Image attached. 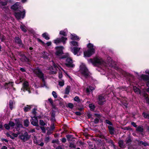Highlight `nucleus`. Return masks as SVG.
I'll return each mask as SVG.
<instances>
[{
	"label": "nucleus",
	"mask_w": 149,
	"mask_h": 149,
	"mask_svg": "<svg viewBox=\"0 0 149 149\" xmlns=\"http://www.w3.org/2000/svg\"><path fill=\"white\" fill-rule=\"evenodd\" d=\"M143 115L144 117L145 118H148L149 119V114H147L145 113H143Z\"/></svg>",
	"instance_id": "4c0bfd02"
},
{
	"label": "nucleus",
	"mask_w": 149,
	"mask_h": 149,
	"mask_svg": "<svg viewBox=\"0 0 149 149\" xmlns=\"http://www.w3.org/2000/svg\"><path fill=\"white\" fill-rule=\"evenodd\" d=\"M88 49L87 51L84 52L85 57H89L94 54L95 52V47L93 44L89 43L87 46Z\"/></svg>",
	"instance_id": "f03ea898"
},
{
	"label": "nucleus",
	"mask_w": 149,
	"mask_h": 149,
	"mask_svg": "<svg viewBox=\"0 0 149 149\" xmlns=\"http://www.w3.org/2000/svg\"><path fill=\"white\" fill-rule=\"evenodd\" d=\"M68 106L70 108H72L73 107V104L71 103H69L68 104Z\"/></svg>",
	"instance_id": "a19ab883"
},
{
	"label": "nucleus",
	"mask_w": 149,
	"mask_h": 149,
	"mask_svg": "<svg viewBox=\"0 0 149 149\" xmlns=\"http://www.w3.org/2000/svg\"><path fill=\"white\" fill-rule=\"evenodd\" d=\"M64 81L63 80L60 81L59 82V85L61 86H62L64 85Z\"/></svg>",
	"instance_id": "e433bc0d"
},
{
	"label": "nucleus",
	"mask_w": 149,
	"mask_h": 149,
	"mask_svg": "<svg viewBox=\"0 0 149 149\" xmlns=\"http://www.w3.org/2000/svg\"><path fill=\"white\" fill-rule=\"evenodd\" d=\"M30 137V136L28 135L26 132H25L24 134H22L20 136V138L24 142L28 140Z\"/></svg>",
	"instance_id": "1a4fd4ad"
},
{
	"label": "nucleus",
	"mask_w": 149,
	"mask_h": 149,
	"mask_svg": "<svg viewBox=\"0 0 149 149\" xmlns=\"http://www.w3.org/2000/svg\"><path fill=\"white\" fill-rule=\"evenodd\" d=\"M49 140V136L46 137L45 138V141L47 142H48Z\"/></svg>",
	"instance_id": "603ef678"
},
{
	"label": "nucleus",
	"mask_w": 149,
	"mask_h": 149,
	"mask_svg": "<svg viewBox=\"0 0 149 149\" xmlns=\"http://www.w3.org/2000/svg\"><path fill=\"white\" fill-rule=\"evenodd\" d=\"M5 39V37L4 36H3L1 38V41H3L4 39Z\"/></svg>",
	"instance_id": "69168bd1"
},
{
	"label": "nucleus",
	"mask_w": 149,
	"mask_h": 149,
	"mask_svg": "<svg viewBox=\"0 0 149 149\" xmlns=\"http://www.w3.org/2000/svg\"><path fill=\"white\" fill-rule=\"evenodd\" d=\"M119 146L121 148H123L124 146L123 145V141L122 140H120L118 142Z\"/></svg>",
	"instance_id": "393cba45"
},
{
	"label": "nucleus",
	"mask_w": 149,
	"mask_h": 149,
	"mask_svg": "<svg viewBox=\"0 0 149 149\" xmlns=\"http://www.w3.org/2000/svg\"><path fill=\"white\" fill-rule=\"evenodd\" d=\"M24 125L26 127H28L29 123V120L28 119H26L24 121Z\"/></svg>",
	"instance_id": "c85d7f7f"
},
{
	"label": "nucleus",
	"mask_w": 149,
	"mask_h": 149,
	"mask_svg": "<svg viewBox=\"0 0 149 149\" xmlns=\"http://www.w3.org/2000/svg\"><path fill=\"white\" fill-rule=\"evenodd\" d=\"M70 89V87L69 86H68L66 88L65 90V94H69Z\"/></svg>",
	"instance_id": "b1692460"
},
{
	"label": "nucleus",
	"mask_w": 149,
	"mask_h": 149,
	"mask_svg": "<svg viewBox=\"0 0 149 149\" xmlns=\"http://www.w3.org/2000/svg\"><path fill=\"white\" fill-rule=\"evenodd\" d=\"M94 89V87H91V86H89L88 87L86 88V92L87 93H89L91 91H92Z\"/></svg>",
	"instance_id": "bb28decb"
},
{
	"label": "nucleus",
	"mask_w": 149,
	"mask_h": 149,
	"mask_svg": "<svg viewBox=\"0 0 149 149\" xmlns=\"http://www.w3.org/2000/svg\"><path fill=\"white\" fill-rule=\"evenodd\" d=\"M33 72L36 76H37L42 79V81H44V79L43 74L39 69L38 68L36 69L33 70Z\"/></svg>",
	"instance_id": "423d86ee"
},
{
	"label": "nucleus",
	"mask_w": 149,
	"mask_h": 149,
	"mask_svg": "<svg viewBox=\"0 0 149 149\" xmlns=\"http://www.w3.org/2000/svg\"><path fill=\"white\" fill-rule=\"evenodd\" d=\"M15 124L14 122L12 121H10L8 124H6L4 125V127L7 130H9L11 128H13V127L15 126Z\"/></svg>",
	"instance_id": "4468645a"
},
{
	"label": "nucleus",
	"mask_w": 149,
	"mask_h": 149,
	"mask_svg": "<svg viewBox=\"0 0 149 149\" xmlns=\"http://www.w3.org/2000/svg\"><path fill=\"white\" fill-rule=\"evenodd\" d=\"M18 134H19V133H13L12 134V135L14 137H16L17 136Z\"/></svg>",
	"instance_id": "8fccbe9b"
},
{
	"label": "nucleus",
	"mask_w": 149,
	"mask_h": 149,
	"mask_svg": "<svg viewBox=\"0 0 149 149\" xmlns=\"http://www.w3.org/2000/svg\"><path fill=\"white\" fill-rule=\"evenodd\" d=\"M79 72L82 74L85 77H86L89 75V72L85 65L81 63L80 66Z\"/></svg>",
	"instance_id": "20e7f679"
},
{
	"label": "nucleus",
	"mask_w": 149,
	"mask_h": 149,
	"mask_svg": "<svg viewBox=\"0 0 149 149\" xmlns=\"http://www.w3.org/2000/svg\"><path fill=\"white\" fill-rule=\"evenodd\" d=\"M32 107V105H26L24 108V111L25 112L29 111Z\"/></svg>",
	"instance_id": "412c9836"
},
{
	"label": "nucleus",
	"mask_w": 149,
	"mask_h": 149,
	"mask_svg": "<svg viewBox=\"0 0 149 149\" xmlns=\"http://www.w3.org/2000/svg\"><path fill=\"white\" fill-rule=\"evenodd\" d=\"M71 136L69 135H67L66 136V137L68 139H69V138L71 137Z\"/></svg>",
	"instance_id": "e2e57ef3"
},
{
	"label": "nucleus",
	"mask_w": 149,
	"mask_h": 149,
	"mask_svg": "<svg viewBox=\"0 0 149 149\" xmlns=\"http://www.w3.org/2000/svg\"><path fill=\"white\" fill-rule=\"evenodd\" d=\"M89 63H92L95 65H99L101 68H104L107 66V64L100 57H97L93 59H90L88 60Z\"/></svg>",
	"instance_id": "f257e3e1"
},
{
	"label": "nucleus",
	"mask_w": 149,
	"mask_h": 149,
	"mask_svg": "<svg viewBox=\"0 0 149 149\" xmlns=\"http://www.w3.org/2000/svg\"><path fill=\"white\" fill-rule=\"evenodd\" d=\"M53 67L50 68L49 69L51 70L52 73L54 74L56 73V71L58 69H59V68L55 64H53Z\"/></svg>",
	"instance_id": "2eb2a0df"
},
{
	"label": "nucleus",
	"mask_w": 149,
	"mask_h": 149,
	"mask_svg": "<svg viewBox=\"0 0 149 149\" xmlns=\"http://www.w3.org/2000/svg\"><path fill=\"white\" fill-rule=\"evenodd\" d=\"M13 102L12 100H10L9 102V105L10 108L11 109H12L13 108Z\"/></svg>",
	"instance_id": "72a5a7b5"
},
{
	"label": "nucleus",
	"mask_w": 149,
	"mask_h": 149,
	"mask_svg": "<svg viewBox=\"0 0 149 149\" xmlns=\"http://www.w3.org/2000/svg\"><path fill=\"white\" fill-rule=\"evenodd\" d=\"M16 122V125L17 126V128L21 127H22V124L19 122V120L18 119L15 120Z\"/></svg>",
	"instance_id": "aec40b11"
},
{
	"label": "nucleus",
	"mask_w": 149,
	"mask_h": 149,
	"mask_svg": "<svg viewBox=\"0 0 149 149\" xmlns=\"http://www.w3.org/2000/svg\"><path fill=\"white\" fill-rule=\"evenodd\" d=\"M52 95L55 98H56L57 97V95L56 93L54 91H53L52 92Z\"/></svg>",
	"instance_id": "c9c22d12"
},
{
	"label": "nucleus",
	"mask_w": 149,
	"mask_h": 149,
	"mask_svg": "<svg viewBox=\"0 0 149 149\" xmlns=\"http://www.w3.org/2000/svg\"><path fill=\"white\" fill-rule=\"evenodd\" d=\"M65 65L67 66L70 68H73L74 66V65L73 63L72 60L70 58H68L67 59Z\"/></svg>",
	"instance_id": "9b49d317"
},
{
	"label": "nucleus",
	"mask_w": 149,
	"mask_h": 149,
	"mask_svg": "<svg viewBox=\"0 0 149 149\" xmlns=\"http://www.w3.org/2000/svg\"><path fill=\"white\" fill-rule=\"evenodd\" d=\"M106 123L110 125H112L111 123L108 120H106Z\"/></svg>",
	"instance_id": "09e8293b"
},
{
	"label": "nucleus",
	"mask_w": 149,
	"mask_h": 149,
	"mask_svg": "<svg viewBox=\"0 0 149 149\" xmlns=\"http://www.w3.org/2000/svg\"><path fill=\"white\" fill-rule=\"evenodd\" d=\"M69 56V55L68 53H66L63 56V57L62 58H64L67 57H68Z\"/></svg>",
	"instance_id": "79ce46f5"
},
{
	"label": "nucleus",
	"mask_w": 149,
	"mask_h": 149,
	"mask_svg": "<svg viewBox=\"0 0 149 149\" xmlns=\"http://www.w3.org/2000/svg\"><path fill=\"white\" fill-rule=\"evenodd\" d=\"M69 147L71 148H74L76 147V146L74 143H70Z\"/></svg>",
	"instance_id": "7c9ffc66"
},
{
	"label": "nucleus",
	"mask_w": 149,
	"mask_h": 149,
	"mask_svg": "<svg viewBox=\"0 0 149 149\" xmlns=\"http://www.w3.org/2000/svg\"><path fill=\"white\" fill-rule=\"evenodd\" d=\"M61 140L62 142L65 143L66 141V139L65 138H63L61 139Z\"/></svg>",
	"instance_id": "3c124183"
},
{
	"label": "nucleus",
	"mask_w": 149,
	"mask_h": 149,
	"mask_svg": "<svg viewBox=\"0 0 149 149\" xmlns=\"http://www.w3.org/2000/svg\"><path fill=\"white\" fill-rule=\"evenodd\" d=\"M22 61H24L25 62H28L29 61V60L26 57L24 56H22Z\"/></svg>",
	"instance_id": "c756f323"
},
{
	"label": "nucleus",
	"mask_w": 149,
	"mask_h": 149,
	"mask_svg": "<svg viewBox=\"0 0 149 149\" xmlns=\"http://www.w3.org/2000/svg\"><path fill=\"white\" fill-rule=\"evenodd\" d=\"M89 107L90 108L91 110H93L94 109L95 106L94 104H89Z\"/></svg>",
	"instance_id": "f704fd0d"
},
{
	"label": "nucleus",
	"mask_w": 149,
	"mask_h": 149,
	"mask_svg": "<svg viewBox=\"0 0 149 149\" xmlns=\"http://www.w3.org/2000/svg\"><path fill=\"white\" fill-rule=\"evenodd\" d=\"M67 38L66 37H62L61 38H57L56 40H54V42L56 45L62 42L64 44L65 43V41L67 40Z\"/></svg>",
	"instance_id": "9d476101"
},
{
	"label": "nucleus",
	"mask_w": 149,
	"mask_h": 149,
	"mask_svg": "<svg viewBox=\"0 0 149 149\" xmlns=\"http://www.w3.org/2000/svg\"><path fill=\"white\" fill-rule=\"evenodd\" d=\"M40 128L42 131V132L43 133H45V128L43 127H40Z\"/></svg>",
	"instance_id": "c03bdc74"
},
{
	"label": "nucleus",
	"mask_w": 149,
	"mask_h": 149,
	"mask_svg": "<svg viewBox=\"0 0 149 149\" xmlns=\"http://www.w3.org/2000/svg\"><path fill=\"white\" fill-rule=\"evenodd\" d=\"M67 30H65V31H61L60 32V34L63 35L64 36H65L67 35Z\"/></svg>",
	"instance_id": "a878e982"
},
{
	"label": "nucleus",
	"mask_w": 149,
	"mask_h": 149,
	"mask_svg": "<svg viewBox=\"0 0 149 149\" xmlns=\"http://www.w3.org/2000/svg\"><path fill=\"white\" fill-rule=\"evenodd\" d=\"M98 100V103L100 105L103 104L104 102L105 101L104 97L103 96L100 95L99 96Z\"/></svg>",
	"instance_id": "dca6fc26"
},
{
	"label": "nucleus",
	"mask_w": 149,
	"mask_h": 149,
	"mask_svg": "<svg viewBox=\"0 0 149 149\" xmlns=\"http://www.w3.org/2000/svg\"><path fill=\"white\" fill-rule=\"evenodd\" d=\"M132 125L134 127H136V123L134 122H132Z\"/></svg>",
	"instance_id": "4d7b16f0"
},
{
	"label": "nucleus",
	"mask_w": 149,
	"mask_h": 149,
	"mask_svg": "<svg viewBox=\"0 0 149 149\" xmlns=\"http://www.w3.org/2000/svg\"><path fill=\"white\" fill-rule=\"evenodd\" d=\"M15 40L16 42L19 45V46L21 47L23 46L22 41L19 37H16L15 38Z\"/></svg>",
	"instance_id": "6ab92c4d"
},
{
	"label": "nucleus",
	"mask_w": 149,
	"mask_h": 149,
	"mask_svg": "<svg viewBox=\"0 0 149 149\" xmlns=\"http://www.w3.org/2000/svg\"><path fill=\"white\" fill-rule=\"evenodd\" d=\"M25 11L23 9L22 12H16L15 13V16L16 18L18 19L21 18L23 19L25 17Z\"/></svg>",
	"instance_id": "39448f33"
},
{
	"label": "nucleus",
	"mask_w": 149,
	"mask_h": 149,
	"mask_svg": "<svg viewBox=\"0 0 149 149\" xmlns=\"http://www.w3.org/2000/svg\"><path fill=\"white\" fill-rule=\"evenodd\" d=\"M126 141L127 143H128L129 142H130L131 141V139H130V137H129L127 138V139Z\"/></svg>",
	"instance_id": "37998d69"
},
{
	"label": "nucleus",
	"mask_w": 149,
	"mask_h": 149,
	"mask_svg": "<svg viewBox=\"0 0 149 149\" xmlns=\"http://www.w3.org/2000/svg\"><path fill=\"white\" fill-rule=\"evenodd\" d=\"M51 117H53V118H54V117H55V115H54V114L52 113V116H51Z\"/></svg>",
	"instance_id": "774afa93"
},
{
	"label": "nucleus",
	"mask_w": 149,
	"mask_h": 149,
	"mask_svg": "<svg viewBox=\"0 0 149 149\" xmlns=\"http://www.w3.org/2000/svg\"><path fill=\"white\" fill-rule=\"evenodd\" d=\"M75 113L77 115H79L81 114V113L80 112H76Z\"/></svg>",
	"instance_id": "680f3d73"
},
{
	"label": "nucleus",
	"mask_w": 149,
	"mask_h": 149,
	"mask_svg": "<svg viewBox=\"0 0 149 149\" xmlns=\"http://www.w3.org/2000/svg\"><path fill=\"white\" fill-rule=\"evenodd\" d=\"M19 3L18 2H16L11 6V8L14 10H16L19 8V7H20V6H19Z\"/></svg>",
	"instance_id": "a211bd4d"
},
{
	"label": "nucleus",
	"mask_w": 149,
	"mask_h": 149,
	"mask_svg": "<svg viewBox=\"0 0 149 149\" xmlns=\"http://www.w3.org/2000/svg\"><path fill=\"white\" fill-rule=\"evenodd\" d=\"M62 77V72H59V74H58V77L59 78H61Z\"/></svg>",
	"instance_id": "a18cd8bd"
},
{
	"label": "nucleus",
	"mask_w": 149,
	"mask_h": 149,
	"mask_svg": "<svg viewBox=\"0 0 149 149\" xmlns=\"http://www.w3.org/2000/svg\"><path fill=\"white\" fill-rule=\"evenodd\" d=\"M42 36L46 40H48L49 39V35L47 33H45L42 34Z\"/></svg>",
	"instance_id": "4be33fe9"
},
{
	"label": "nucleus",
	"mask_w": 149,
	"mask_h": 149,
	"mask_svg": "<svg viewBox=\"0 0 149 149\" xmlns=\"http://www.w3.org/2000/svg\"><path fill=\"white\" fill-rule=\"evenodd\" d=\"M70 45L71 46H74V47H71L70 48L71 51L75 55L77 54L81 49V48L77 47L78 46L79 44L77 42L72 41L70 42Z\"/></svg>",
	"instance_id": "7ed1b4c3"
},
{
	"label": "nucleus",
	"mask_w": 149,
	"mask_h": 149,
	"mask_svg": "<svg viewBox=\"0 0 149 149\" xmlns=\"http://www.w3.org/2000/svg\"><path fill=\"white\" fill-rule=\"evenodd\" d=\"M1 141H5L6 142H8V141L6 139H3V138H1Z\"/></svg>",
	"instance_id": "6e6d98bb"
},
{
	"label": "nucleus",
	"mask_w": 149,
	"mask_h": 149,
	"mask_svg": "<svg viewBox=\"0 0 149 149\" xmlns=\"http://www.w3.org/2000/svg\"><path fill=\"white\" fill-rule=\"evenodd\" d=\"M56 149H62V148L61 146H58L57 147Z\"/></svg>",
	"instance_id": "338daca9"
},
{
	"label": "nucleus",
	"mask_w": 149,
	"mask_h": 149,
	"mask_svg": "<svg viewBox=\"0 0 149 149\" xmlns=\"http://www.w3.org/2000/svg\"><path fill=\"white\" fill-rule=\"evenodd\" d=\"M46 44L47 46H49L51 45V42H47Z\"/></svg>",
	"instance_id": "5fc2aeb1"
},
{
	"label": "nucleus",
	"mask_w": 149,
	"mask_h": 149,
	"mask_svg": "<svg viewBox=\"0 0 149 149\" xmlns=\"http://www.w3.org/2000/svg\"><path fill=\"white\" fill-rule=\"evenodd\" d=\"M40 125L42 126H44L46 125L45 123L43 121V120H40L39 121Z\"/></svg>",
	"instance_id": "2f4dec72"
},
{
	"label": "nucleus",
	"mask_w": 149,
	"mask_h": 149,
	"mask_svg": "<svg viewBox=\"0 0 149 149\" xmlns=\"http://www.w3.org/2000/svg\"><path fill=\"white\" fill-rule=\"evenodd\" d=\"M70 39L73 40H79V38L75 34L73 33L71 34L70 36Z\"/></svg>",
	"instance_id": "f3484780"
},
{
	"label": "nucleus",
	"mask_w": 149,
	"mask_h": 149,
	"mask_svg": "<svg viewBox=\"0 0 149 149\" xmlns=\"http://www.w3.org/2000/svg\"><path fill=\"white\" fill-rule=\"evenodd\" d=\"M48 100L52 105L53 104V102L51 98H50Z\"/></svg>",
	"instance_id": "864d4df0"
},
{
	"label": "nucleus",
	"mask_w": 149,
	"mask_h": 149,
	"mask_svg": "<svg viewBox=\"0 0 149 149\" xmlns=\"http://www.w3.org/2000/svg\"><path fill=\"white\" fill-rule=\"evenodd\" d=\"M108 127L110 133L111 134H113L114 132L113 128L111 126H109Z\"/></svg>",
	"instance_id": "5701e85b"
},
{
	"label": "nucleus",
	"mask_w": 149,
	"mask_h": 149,
	"mask_svg": "<svg viewBox=\"0 0 149 149\" xmlns=\"http://www.w3.org/2000/svg\"><path fill=\"white\" fill-rule=\"evenodd\" d=\"M64 48L62 46H58L55 47L56 51L55 54L58 56H60L63 54V50Z\"/></svg>",
	"instance_id": "6e6552de"
},
{
	"label": "nucleus",
	"mask_w": 149,
	"mask_h": 149,
	"mask_svg": "<svg viewBox=\"0 0 149 149\" xmlns=\"http://www.w3.org/2000/svg\"><path fill=\"white\" fill-rule=\"evenodd\" d=\"M20 70L22 72H24L25 71V70L24 68H21Z\"/></svg>",
	"instance_id": "bf43d9fd"
},
{
	"label": "nucleus",
	"mask_w": 149,
	"mask_h": 149,
	"mask_svg": "<svg viewBox=\"0 0 149 149\" xmlns=\"http://www.w3.org/2000/svg\"><path fill=\"white\" fill-rule=\"evenodd\" d=\"M30 120L31 124L34 126H38V122L37 118L34 116L31 118Z\"/></svg>",
	"instance_id": "ddd939ff"
},
{
	"label": "nucleus",
	"mask_w": 149,
	"mask_h": 149,
	"mask_svg": "<svg viewBox=\"0 0 149 149\" xmlns=\"http://www.w3.org/2000/svg\"><path fill=\"white\" fill-rule=\"evenodd\" d=\"M140 143L144 145L145 146H146L148 145V143H147L143 142V141H140Z\"/></svg>",
	"instance_id": "58836bf2"
},
{
	"label": "nucleus",
	"mask_w": 149,
	"mask_h": 149,
	"mask_svg": "<svg viewBox=\"0 0 149 149\" xmlns=\"http://www.w3.org/2000/svg\"><path fill=\"white\" fill-rule=\"evenodd\" d=\"M74 100L75 101L79 102V99L78 96H76L74 98Z\"/></svg>",
	"instance_id": "ea45409f"
},
{
	"label": "nucleus",
	"mask_w": 149,
	"mask_h": 149,
	"mask_svg": "<svg viewBox=\"0 0 149 149\" xmlns=\"http://www.w3.org/2000/svg\"><path fill=\"white\" fill-rule=\"evenodd\" d=\"M21 90H23L24 91L25 90L27 91L29 93H31L29 83L26 81H25L23 83V87Z\"/></svg>",
	"instance_id": "0eeeda50"
},
{
	"label": "nucleus",
	"mask_w": 149,
	"mask_h": 149,
	"mask_svg": "<svg viewBox=\"0 0 149 149\" xmlns=\"http://www.w3.org/2000/svg\"><path fill=\"white\" fill-rule=\"evenodd\" d=\"M7 147L5 146H2L1 148V149H7Z\"/></svg>",
	"instance_id": "052dcab7"
},
{
	"label": "nucleus",
	"mask_w": 149,
	"mask_h": 149,
	"mask_svg": "<svg viewBox=\"0 0 149 149\" xmlns=\"http://www.w3.org/2000/svg\"><path fill=\"white\" fill-rule=\"evenodd\" d=\"M37 144H38V145H40L41 146H43L44 145V143H43L42 142H41L40 143L39 142H37Z\"/></svg>",
	"instance_id": "de8ad7c7"
},
{
	"label": "nucleus",
	"mask_w": 149,
	"mask_h": 149,
	"mask_svg": "<svg viewBox=\"0 0 149 149\" xmlns=\"http://www.w3.org/2000/svg\"><path fill=\"white\" fill-rule=\"evenodd\" d=\"M36 109H34L32 111V113L34 115H35L36 113Z\"/></svg>",
	"instance_id": "49530a36"
},
{
	"label": "nucleus",
	"mask_w": 149,
	"mask_h": 149,
	"mask_svg": "<svg viewBox=\"0 0 149 149\" xmlns=\"http://www.w3.org/2000/svg\"><path fill=\"white\" fill-rule=\"evenodd\" d=\"M133 90L135 93L137 94L139 93L141 94V95H143L144 97H145L147 99H148V96L146 94V93H141L140 91V90L139 88H137L136 86H134L133 87Z\"/></svg>",
	"instance_id": "f8f14e48"
},
{
	"label": "nucleus",
	"mask_w": 149,
	"mask_h": 149,
	"mask_svg": "<svg viewBox=\"0 0 149 149\" xmlns=\"http://www.w3.org/2000/svg\"><path fill=\"white\" fill-rule=\"evenodd\" d=\"M94 121H95V123H97L98 122L99 120L97 119L96 118L95 119Z\"/></svg>",
	"instance_id": "13d9d810"
},
{
	"label": "nucleus",
	"mask_w": 149,
	"mask_h": 149,
	"mask_svg": "<svg viewBox=\"0 0 149 149\" xmlns=\"http://www.w3.org/2000/svg\"><path fill=\"white\" fill-rule=\"evenodd\" d=\"M20 28L23 31L26 32V30L25 28V26L23 25H21Z\"/></svg>",
	"instance_id": "473e14b6"
},
{
	"label": "nucleus",
	"mask_w": 149,
	"mask_h": 149,
	"mask_svg": "<svg viewBox=\"0 0 149 149\" xmlns=\"http://www.w3.org/2000/svg\"><path fill=\"white\" fill-rule=\"evenodd\" d=\"M27 0H22L21 1L23 3H24L27 1Z\"/></svg>",
	"instance_id": "0e129e2a"
},
{
	"label": "nucleus",
	"mask_w": 149,
	"mask_h": 149,
	"mask_svg": "<svg viewBox=\"0 0 149 149\" xmlns=\"http://www.w3.org/2000/svg\"><path fill=\"white\" fill-rule=\"evenodd\" d=\"M143 130V126H139L136 129V130L138 131L142 132Z\"/></svg>",
	"instance_id": "cd10ccee"
}]
</instances>
